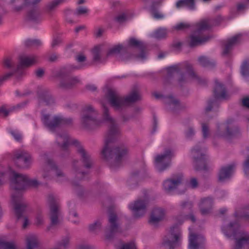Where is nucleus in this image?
<instances>
[{"label":"nucleus","mask_w":249,"mask_h":249,"mask_svg":"<svg viewBox=\"0 0 249 249\" xmlns=\"http://www.w3.org/2000/svg\"><path fill=\"white\" fill-rule=\"evenodd\" d=\"M177 8L182 7H187L191 10H194L196 8L195 0H178L176 3Z\"/></svg>","instance_id":"nucleus-35"},{"label":"nucleus","mask_w":249,"mask_h":249,"mask_svg":"<svg viewBox=\"0 0 249 249\" xmlns=\"http://www.w3.org/2000/svg\"><path fill=\"white\" fill-rule=\"evenodd\" d=\"M124 98L126 107L131 103H134L140 99V96L139 94L136 92L134 91L130 94L129 95Z\"/></svg>","instance_id":"nucleus-38"},{"label":"nucleus","mask_w":249,"mask_h":249,"mask_svg":"<svg viewBox=\"0 0 249 249\" xmlns=\"http://www.w3.org/2000/svg\"><path fill=\"white\" fill-rule=\"evenodd\" d=\"M4 65L7 68H12L13 67L14 63L10 58H6L4 60Z\"/></svg>","instance_id":"nucleus-61"},{"label":"nucleus","mask_w":249,"mask_h":249,"mask_svg":"<svg viewBox=\"0 0 249 249\" xmlns=\"http://www.w3.org/2000/svg\"><path fill=\"white\" fill-rule=\"evenodd\" d=\"M213 204V199L211 197L202 198L199 204V208L201 214L206 215L209 213L212 209Z\"/></svg>","instance_id":"nucleus-25"},{"label":"nucleus","mask_w":249,"mask_h":249,"mask_svg":"<svg viewBox=\"0 0 249 249\" xmlns=\"http://www.w3.org/2000/svg\"><path fill=\"white\" fill-rule=\"evenodd\" d=\"M69 206L70 209H71V211H70V215L69 219L71 221V222L75 224H78L79 223V221L78 220H73L72 219L73 217H77L78 216V214L77 213L73 210L75 207V205L73 203H70L69 204Z\"/></svg>","instance_id":"nucleus-44"},{"label":"nucleus","mask_w":249,"mask_h":249,"mask_svg":"<svg viewBox=\"0 0 249 249\" xmlns=\"http://www.w3.org/2000/svg\"><path fill=\"white\" fill-rule=\"evenodd\" d=\"M205 152V148H200L199 144L196 145L191 150L195 168L196 170L206 171L208 169L206 165Z\"/></svg>","instance_id":"nucleus-11"},{"label":"nucleus","mask_w":249,"mask_h":249,"mask_svg":"<svg viewBox=\"0 0 249 249\" xmlns=\"http://www.w3.org/2000/svg\"><path fill=\"white\" fill-rule=\"evenodd\" d=\"M121 223L118 216L114 213L108 215V226L105 230V236L107 239H111L117 233L122 232Z\"/></svg>","instance_id":"nucleus-13"},{"label":"nucleus","mask_w":249,"mask_h":249,"mask_svg":"<svg viewBox=\"0 0 249 249\" xmlns=\"http://www.w3.org/2000/svg\"><path fill=\"white\" fill-rule=\"evenodd\" d=\"M0 249H17V247L13 242L0 241Z\"/></svg>","instance_id":"nucleus-43"},{"label":"nucleus","mask_w":249,"mask_h":249,"mask_svg":"<svg viewBox=\"0 0 249 249\" xmlns=\"http://www.w3.org/2000/svg\"><path fill=\"white\" fill-rule=\"evenodd\" d=\"M37 61L36 57L34 55H21L19 58V64L18 65L17 71H18L23 68L30 67L36 63Z\"/></svg>","instance_id":"nucleus-24"},{"label":"nucleus","mask_w":249,"mask_h":249,"mask_svg":"<svg viewBox=\"0 0 249 249\" xmlns=\"http://www.w3.org/2000/svg\"><path fill=\"white\" fill-rule=\"evenodd\" d=\"M42 160L46 163L51 169V170L55 175V180L57 182L61 183L67 179L64 173L59 169L50 159L47 154L44 153L41 155Z\"/></svg>","instance_id":"nucleus-18"},{"label":"nucleus","mask_w":249,"mask_h":249,"mask_svg":"<svg viewBox=\"0 0 249 249\" xmlns=\"http://www.w3.org/2000/svg\"><path fill=\"white\" fill-rule=\"evenodd\" d=\"M165 102L169 105L177 106L179 105L178 100L174 98L172 96H169L164 99Z\"/></svg>","instance_id":"nucleus-52"},{"label":"nucleus","mask_w":249,"mask_h":249,"mask_svg":"<svg viewBox=\"0 0 249 249\" xmlns=\"http://www.w3.org/2000/svg\"><path fill=\"white\" fill-rule=\"evenodd\" d=\"M190 219L193 222L196 221V218L193 214L178 215L175 217V221L179 224H181L185 219Z\"/></svg>","instance_id":"nucleus-41"},{"label":"nucleus","mask_w":249,"mask_h":249,"mask_svg":"<svg viewBox=\"0 0 249 249\" xmlns=\"http://www.w3.org/2000/svg\"><path fill=\"white\" fill-rule=\"evenodd\" d=\"M239 226V224L236 221L231 222L227 226L223 228L222 231L226 236H233L236 240L234 249L249 248V233L244 231H238Z\"/></svg>","instance_id":"nucleus-5"},{"label":"nucleus","mask_w":249,"mask_h":249,"mask_svg":"<svg viewBox=\"0 0 249 249\" xmlns=\"http://www.w3.org/2000/svg\"><path fill=\"white\" fill-rule=\"evenodd\" d=\"M120 249H136V245L134 242H130L123 245Z\"/></svg>","instance_id":"nucleus-60"},{"label":"nucleus","mask_w":249,"mask_h":249,"mask_svg":"<svg viewBox=\"0 0 249 249\" xmlns=\"http://www.w3.org/2000/svg\"><path fill=\"white\" fill-rule=\"evenodd\" d=\"M198 60L200 64L203 67L212 68L215 66V62L213 60L210 59L206 56H200Z\"/></svg>","instance_id":"nucleus-37"},{"label":"nucleus","mask_w":249,"mask_h":249,"mask_svg":"<svg viewBox=\"0 0 249 249\" xmlns=\"http://www.w3.org/2000/svg\"><path fill=\"white\" fill-rule=\"evenodd\" d=\"M10 111L11 110L6 109L4 107H0V114L2 115L4 117L8 116Z\"/></svg>","instance_id":"nucleus-63"},{"label":"nucleus","mask_w":249,"mask_h":249,"mask_svg":"<svg viewBox=\"0 0 249 249\" xmlns=\"http://www.w3.org/2000/svg\"><path fill=\"white\" fill-rule=\"evenodd\" d=\"M67 142H65L63 146H61L60 156L63 158H66L70 155V152L69 150V146L70 145H67Z\"/></svg>","instance_id":"nucleus-48"},{"label":"nucleus","mask_w":249,"mask_h":249,"mask_svg":"<svg viewBox=\"0 0 249 249\" xmlns=\"http://www.w3.org/2000/svg\"><path fill=\"white\" fill-rule=\"evenodd\" d=\"M183 180V176L179 174L173 176L170 179H168L163 182L164 189L167 192H170L180 185Z\"/></svg>","instance_id":"nucleus-20"},{"label":"nucleus","mask_w":249,"mask_h":249,"mask_svg":"<svg viewBox=\"0 0 249 249\" xmlns=\"http://www.w3.org/2000/svg\"><path fill=\"white\" fill-rule=\"evenodd\" d=\"M239 128L233 119H228L226 122L218 124L215 136L217 137L230 139L239 133Z\"/></svg>","instance_id":"nucleus-8"},{"label":"nucleus","mask_w":249,"mask_h":249,"mask_svg":"<svg viewBox=\"0 0 249 249\" xmlns=\"http://www.w3.org/2000/svg\"><path fill=\"white\" fill-rule=\"evenodd\" d=\"M235 164H231L221 168L219 171L218 179L220 181H224L232 175L235 168Z\"/></svg>","instance_id":"nucleus-28"},{"label":"nucleus","mask_w":249,"mask_h":249,"mask_svg":"<svg viewBox=\"0 0 249 249\" xmlns=\"http://www.w3.org/2000/svg\"><path fill=\"white\" fill-rule=\"evenodd\" d=\"M107 99L111 106L116 111H120L125 107L124 98L112 89L108 90Z\"/></svg>","instance_id":"nucleus-15"},{"label":"nucleus","mask_w":249,"mask_h":249,"mask_svg":"<svg viewBox=\"0 0 249 249\" xmlns=\"http://www.w3.org/2000/svg\"><path fill=\"white\" fill-rule=\"evenodd\" d=\"M102 107L103 117L108 124V131L101 152L102 156L111 168L115 169L121 165L122 159L127 153V149L124 146L119 147L113 146V142L120 134V130L115 120L109 115L108 108L104 104Z\"/></svg>","instance_id":"nucleus-1"},{"label":"nucleus","mask_w":249,"mask_h":249,"mask_svg":"<svg viewBox=\"0 0 249 249\" xmlns=\"http://www.w3.org/2000/svg\"><path fill=\"white\" fill-rule=\"evenodd\" d=\"M97 111L92 106L86 107L81 116V124L82 127L89 130L100 126L102 122L97 120Z\"/></svg>","instance_id":"nucleus-7"},{"label":"nucleus","mask_w":249,"mask_h":249,"mask_svg":"<svg viewBox=\"0 0 249 249\" xmlns=\"http://www.w3.org/2000/svg\"><path fill=\"white\" fill-rule=\"evenodd\" d=\"M195 134L194 129L189 126L185 131V137L187 139H191Z\"/></svg>","instance_id":"nucleus-57"},{"label":"nucleus","mask_w":249,"mask_h":249,"mask_svg":"<svg viewBox=\"0 0 249 249\" xmlns=\"http://www.w3.org/2000/svg\"><path fill=\"white\" fill-rule=\"evenodd\" d=\"M75 141H71L69 135L65 132H62L57 134L56 143L60 147L63 146L65 142H67V145L71 144H73V142Z\"/></svg>","instance_id":"nucleus-31"},{"label":"nucleus","mask_w":249,"mask_h":249,"mask_svg":"<svg viewBox=\"0 0 249 249\" xmlns=\"http://www.w3.org/2000/svg\"><path fill=\"white\" fill-rule=\"evenodd\" d=\"M243 170L245 175L249 178V156L247 158L243 163Z\"/></svg>","instance_id":"nucleus-56"},{"label":"nucleus","mask_w":249,"mask_h":249,"mask_svg":"<svg viewBox=\"0 0 249 249\" xmlns=\"http://www.w3.org/2000/svg\"><path fill=\"white\" fill-rule=\"evenodd\" d=\"M93 61L94 62L101 61V54L100 49L96 47L92 50Z\"/></svg>","instance_id":"nucleus-49"},{"label":"nucleus","mask_w":249,"mask_h":249,"mask_svg":"<svg viewBox=\"0 0 249 249\" xmlns=\"http://www.w3.org/2000/svg\"><path fill=\"white\" fill-rule=\"evenodd\" d=\"M248 8L247 2H240L237 4V10L239 12L243 11Z\"/></svg>","instance_id":"nucleus-59"},{"label":"nucleus","mask_w":249,"mask_h":249,"mask_svg":"<svg viewBox=\"0 0 249 249\" xmlns=\"http://www.w3.org/2000/svg\"><path fill=\"white\" fill-rule=\"evenodd\" d=\"M129 46L142 49L143 47V43L134 37H131L128 41Z\"/></svg>","instance_id":"nucleus-45"},{"label":"nucleus","mask_w":249,"mask_h":249,"mask_svg":"<svg viewBox=\"0 0 249 249\" xmlns=\"http://www.w3.org/2000/svg\"><path fill=\"white\" fill-rule=\"evenodd\" d=\"M167 71L169 76L178 74V81L180 84L186 82L187 78L195 80L199 84L205 83V80L202 79L195 73L192 65L190 64H187L184 68H181L179 65H174L167 68Z\"/></svg>","instance_id":"nucleus-6"},{"label":"nucleus","mask_w":249,"mask_h":249,"mask_svg":"<svg viewBox=\"0 0 249 249\" xmlns=\"http://www.w3.org/2000/svg\"><path fill=\"white\" fill-rule=\"evenodd\" d=\"M25 45L27 47H38L41 45V42L39 39H28L25 41Z\"/></svg>","instance_id":"nucleus-46"},{"label":"nucleus","mask_w":249,"mask_h":249,"mask_svg":"<svg viewBox=\"0 0 249 249\" xmlns=\"http://www.w3.org/2000/svg\"><path fill=\"white\" fill-rule=\"evenodd\" d=\"M47 203L50 208L51 226L59 224L61 215L59 198L53 194H49L47 198Z\"/></svg>","instance_id":"nucleus-10"},{"label":"nucleus","mask_w":249,"mask_h":249,"mask_svg":"<svg viewBox=\"0 0 249 249\" xmlns=\"http://www.w3.org/2000/svg\"><path fill=\"white\" fill-rule=\"evenodd\" d=\"M241 36L242 34H239L227 40L225 44L223 52L224 55L228 54L230 53L233 47L240 42Z\"/></svg>","instance_id":"nucleus-27"},{"label":"nucleus","mask_w":249,"mask_h":249,"mask_svg":"<svg viewBox=\"0 0 249 249\" xmlns=\"http://www.w3.org/2000/svg\"><path fill=\"white\" fill-rule=\"evenodd\" d=\"M14 160L17 166L23 169L29 168L33 161L31 155L24 150L16 151L14 155Z\"/></svg>","instance_id":"nucleus-16"},{"label":"nucleus","mask_w":249,"mask_h":249,"mask_svg":"<svg viewBox=\"0 0 249 249\" xmlns=\"http://www.w3.org/2000/svg\"><path fill=\"white\" fill-rule=\"evenodd\" d=\"M10 133L14 137L15 139L17 141H20L21 140V136L19 133L16 131H11Z\"/></svg>","instance_id":"nucleus-62"},{"label":"nucleus","mask_w":249,"mask_h":249,"mask_svg":"<svg viewBox=\"0 0 249 249\" xmlns=\"http://www.w3.org/2000/svg\"><path fill=\"white\" fill-rule=\"evenodd\" d=\"M215 87L213 90V94L215 99H225L226 98V91L224 86L218 82L216 80L215 81Z\"/></svg>","instance_id":"nucleus-29"},{"label":"nucleus","mask_w":249,"mask_h":249,"mask_svg":"<svg viewBox=\"0 0 249 249\" xmlns=\"http://www.w3.org/2000/svg\"><path fill=\"white\" fill-rule=\"evenodd\" d=\"M81 67L75 66L72 65H69L63 67L61 68L60 69L57 70L55 72V76L58 77H62L66 76L71 71L79 70Z\"/></svg>","instance_id":"nucleus-32"},{"label":"nucleus","mask_w":249,"mask_h":249,"mask_svg":"<svg viewBox=\"0 0 249 249\" xmlns=\"http://www.w3.org/2000/svg\"><path fill=\"white\" fill-rule=\"evenodd\" d=\"M73 143L76 147V150L80 158V161L82 163L83 166H80L79 161L73 160L71 164V173L75 176L76 179L81 180L87 174L82 169V167H84L86 169H89L92 167L94 162L91 155L78 141H75Z\"/></svg>","instance_id":"nucleus-3"},{"label":"nucleus","mask_w":249,"mask_h":249,"mask_svg":"<svg viewBox=\"0 0 249 249\" xmlns=\"http://www.w3.org/2000/svg\"><path fill=\"white\" fill-rule=\"evenodd\" d=\"M88 9L86 7L80 6L77 8L76 11H74L72 14L75 16H79L88 13Z\"/></svg>","instance_id":"nucleus-55"},{"label":"nucleus","mask_w":249,"mask_h":249,"mask_svg":"<svg viewBox=\"0 0 249 249\" xmlns=\"http://www.w3.org/2000/svg\"><path fill=\"white\" fill-rule=\"evenodd\" d=\"M189 249H203L204 237L195 233H191L189 236Z\"/></svg>","instance_id":"nucleus-22"},{"label":"nucleus","mask_w":249,"mask_h":249,"mask_svg":"<svg viewBox=\"0 0 249 249\" xmlns=\"http://www.w3.org/2000/svg\"><path fill=\"white\" fill-rule=\"evenodd\" d=\"M202 132L203 138L204 139H206L209 137L210 135V130L208 124L206 123L202 124Z\"/></svg>","instance_id":"nucleus-53"},{"label":"nucleus","mask_w":249,"mask_h":249,"mask_svg":"<svg viewBox=\"0 0 249 249\" xmlns=\"http://www.w3.org/2000/svg\"><path fill=\"white\" fill-rule=\"evenodd\" d=\"M38 184L36 179H30L26 175L13 172V177L11 179V187L15 192L12 196V202L18 219L21 217L27 206L21 194L18 191L23 190L28 186L36 187Z\"/></svg>","instance_id":"nucleus-2"},{"label":"nucleus","mask_w":249,"mask_h":249,"mask_svg":"<svg viewBox=\"0 0 249 249\" xmlns=\"http://www.w3.org/2000/svg\"><path fill=\"white\" fill-rule=\"evenodd\" d=\"M13 73L12 72H8L0 77V84H1L4 81L8 79L13 75Z\"/></svg>","instance_id":"nucleus-64"},{"label":"nucleus","mask_w":249,"mask_h":249,"mask_svg":"<svg viewBox=\"0 0 249 249\" xmlns=\"http://www.w3.org/2000/svg\"><path fill=\"white\" fill-rule=\"evenodd\" d=\"M43 124L52 131L63 124H69L72 123L71 118H66L62 117L54 116L49 114H44L42 118Z\"/></svg>","instance_id":"nucleus-12"},{"label":"nucleus","mask_w":249,"mask_h":249,"mask_svg":"<svg viewBox=\"0 0 249 249\" xmlns=\"http://www.w3.org/2000/svg\"><path fill=\"white\" fill-rule=\"evenodd\" d=\"M147 206L146 200L138 199L134 203L130 204L129 205V208L132 211L134 216L138 218L145 213Z\"/></svg>","instance_id":"nucleus-19"},{"label":"nucleus","mask_w":249,"mask_h":249,"mask_svg":"<svg viewBox=\"0 0 249 249\" xmlns=\"http://www.w3.org/2000/svg\"><path fill=\"white\" fill-rule=\"evenodd\" d=\"M166 34V30L165 29H159L154 32L153 36L157 39H160L164 38Z\"/></svg>","instance_id":"nucleus-47"},{"label":"nucleus","mask_w":249,"mask_h":249,"mask_svg":"<svg viewBox=\"0 0 249 249\" xmlns=\"http://www.w3.org/2000/svg\"><path fill=\"white\" fill-rule=\"evenodd\" d=\"M125 51V48L122 44L115 45L110 48L107 53V56H116L120 54V53Z\"/></svg>","instance_id":"nucleus-36"},{"label":"nucleus","mask_w":249,"mask_h":249,"mask_svg":"<svg viewBox=\"0 0 249 249\" xmlns=\"http://www.w3.org/2000/svg\"><path fill=\"white\" fill-rule=\"evenodd\" d=\"M101 228L102 222L100 220H97L89 225V231L95 233H97L100 231Z\"/></svg>","instance_id":"nucleus-40"},{"label":"nucleus","mask_w":249,"mask_h":249,"mask_svg":"<svg viewBox=\"0 0 249 249\" xmlns=\"http://www.w3.org/2000/svg\"><path fill=\"white\" fill-rule=\"evenodd\" d=\"M180 207L182 213H189L192 212L193 204L191 201H184L181 203Z\"/></svg>","instance_id":"nucleus-42"},{"label":"nucleus","mask_w":249,"mask_h":249,"mask_svg":"<svg viewBox=\"0 0 249 249\" xmlns=\"http://www.w3.org/2000/svg\"><path fill=\"white\" fill-rule=\"evenodd\" d=\"M73 190L75 193L79 196H82L84 194V189L83 187L74 182H72Z\"/></svg>","instance_id":"nucleus-51"},{"label":"nucleus","mask_w":249,"mask_h":249,"mask_svg":"<svg viewBox=\"0 0 249 249\" xmlns=\"http://www.w3.org/2000/svg\"><path fill=\"white\" fill-rule=\"evenodd\" d=\"M181 238L179 227L175 225L170 227L162 239L161 245L166 249H175Z\"/></svg>","instance_id":"nucleus-9"},{"label":"nucleus","mask_w":249,"mask_h":249,"mask_svg":"<svg viewBox=\"0 0 249 249\" xmlns=\"http://www.w3.org/2000/svg\"><path fill=\"white\" fill-rule=\"evenodd\" d=\"M241 72L243 76L249 74V60H245L241 66Z\"/></svg>","instance_id":"nucleus-50"},{"label":"nucleus","mask_w":249,"mask_h":249,"mask_svg":"<svg viewBox=\"0 0 249 249\" xmlns=\"http://www.w3.org/2000/svg\"><path fill=\"white\" fill-rule=\"evenodd\" d=\"M222 20L223 18L219 16L213 20L206 19L196 23V30L190 36V46L194 47L208 41L210 36L204 35L203 32L213 26L217 25Z\"/></svg>","instance_id":"nucleus-4"},{"label":"nucleus","mask_w":249,"mask_h":249,"mask_svg":"<svg viewBox=\"0 0 249 249\" xmlns=\"http://www.w3.org/2000/svg\"><path fill=\"white\" fill-rule=\"evenodd\" d=\"M174 156V152L171 149H166L163 154L157 156L155 158V164L158 170L162 172L168 168Z\"/></svg>","instance_id":"nucleus-14"},{"label":"nucleus","mask_w":249,"mask_h":249,"mask_svg":"<svg viewBox=\"0 0 249 249\" xmlns=\"http://www.w3.org/2000/svg\"><path fill=\"white\" fill-rule=\"evenodd\" d=\"M27 18L29 20L35 22L40 21L42 19L40 12L36 8L29 12Z\"/></svg>","instance_id":"nucleus-34"},{"label":"nucleus","mask_w":249,"mask_h":249,"mask_svg":"<svg viewBox=\"0 0 249 249\" xmlns=\"http://www.w3.org/2000/svg\"><path fill=\"white\" fill-rule=\"evenodd\" d=\"M190 25L185 22H180L177 24L174 27L175 29L178 31H183L190 28Z\"/></svg>","instance_id":"nucleus-54"},{"label":"nucleus","mask_w":249,"mask_h":249,"mask_svg":"<svg viewBox=\"0 0 249 249\" xmlns=\"http://www.w3.org/2000/svg\"><path fill=\"white\" fill-rule=\"evenodd\" d=\"M38 100L39 104L46 105H51L54 103V99L47 89H43L38 92Z\"/></svg>","instance_id":"nucleus-26"},{"label":"nucleus","mask_w":249,"mask_h":249,"mask_svg":"<svg viewBox=\"0 0 249 249\" xmlns=\"http://www.w3.org/2000/svg\"><path fill=\"white\" fill-rule=\"evenodd\" d=\"M165 210L160 207L154 208L151 212L149 223L153 226H157L160 221H162L165 216Z\"/></svg>","instance_id":"nucleus-21"},{"label":"nucleus","mask_w":249,"mask_h":249,"mask_svg":"<svg viewBox=\"0 0 249 249\" xmlns=\"http://www.w3.org/2000/svg\"><path fill=\"white\" fill-rule=\"evenodd\" d=\"M27 249H35L39 244L38 237L35 234H29L25 237Z\"/></svg>","instance_id":"nucleus-30"},{"label":"nucleus","mask_w":249,"mask_h":249,"mask_svg":"<svg viewBox=\"0 0 249 249\" xmlns=\"http://www.w3.org/2000/svg\"><path fill=\"white\" fill-rule=\"evenodd\" d=\"M214 106H216L217 107L218 105L217 104V102L216 100H210L208 102V106L206 108V111L209 112L212 110V108Z\"/></svg>","instance_id":"nucleus-58"},{"label":"nucleus","mask_w":249,"mask_h":249,"mask_svg":"<svg viewBox=\"0 0 249 249\" xmlns=\"http://www.w3.org/2000/svg\"><path fill=\"white\" fill-rule=\"evenodd\" d=\"M80 82L77 76L67 77L60 80L59 87L63 89H70L74 88Z\"/></svg>","instance_id":"nucleus-23"},{"label":"nucleus","mask_w":249,"mask_h":249,"mask_svg":"<svg viewBox=\"0 0 249 249\" xmlns=\"http://www.w3.org/2000/svg\"><path fill=\"white\" fill-rule=\"evenodd\" d=\"M66 0H53L49 3L46 7V10L47 12L50 13L54 10L60 4L64 3Z\"/></svg>","instance_id":"nucleus-39"},{"label":"nucleus","mask_w":249,"mask_h":249,"mask_svg":"<svg viewBox=\"0 0 249 249\" xmlns=\"http://www.w3.org/2000/svg\"><path fill=\"white\" fill-rule=\"evenodd\" d=\"M71 236L70 233L62 236L61 239L56 243V247L54 249H67L70 245Z\"/></svg>","instance_id":"nucleus-33"},{"label":"nucleus","mask_w":249,"mask_h":249,"mask_svg":"<svg viewBox=\"0 0 249 249\" xmlns=\"http://www.w3.org/2000/svg\"><path fill=\"white\" fill-rule=\"evenodd\" d=\"M142 1L145 5L150 4L149 13L154 19L160 20L165 18V14L159 8L163 0H142Z\"/></svg>","instance_id":"nucleus-17"}]
</instances>
